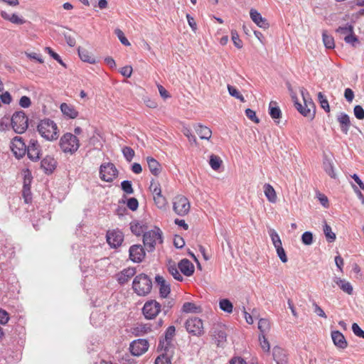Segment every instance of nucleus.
<instances>
[{"instance_id":"1","label":"nucleus","mask_w":364,"mask_h":364,"mask_svg":"<svg viewBox=\"0 0 364 364\" xmlns=\"http://www.w3.org/2000/svg\"><path fill=\"white\" fill-rule=\"evenodd\" d=\"M301 94L304 105L298 102L296 97H293L295 107L303 116L312 119L315 114V105L306 90L302 88L301 90Z\"/></svg>"},{"instance_id":"2","label":"nucleus","mask_w":364,"mask_h":364,"mask_svg":"<svg viewBox=\"0 0 364 364\" xmlns=\"http://www.w3.org/2000/svg\"><path fill=\"white\" fill-rule=\"evenodd\" d=\"M152 286L151 279L144 273L136 275L132 282V289L139 296L148 295L151 291Z\"/></svg>"},{"instance_id":"3","label":"nucleus","mask_w":364,"mask_h":364,"mask_svg":"<svg viewBox=\"0 0 364 364\" xmlns=\"http://www.w3.org/2000/svg\"><path fill=\"white\" fill-rule=\"evenodd\" d=\"M37 130L41 136L46 140L53 141L58 137V127L53 120L49 119L41 120Z\"/></svg>"},{"instance_id":"4","label":"nucleus","mask_w":364,"mask_h":364,"mask_svg":"<svg viewBox=\"0 0 364 364\" xmlns=\"http://www.w3.org/2000/svg\"><path fill=\"white\" fill-rule=\"evenodd\" d=\"M162 242V232L159 228H155L143 235V243L148 252H153L156 244Z\"/></svg>"},{"instance_id":"5","label":"nucleus","mask_w":364,"mask_h":364,"mask_svg":"<svg viewBox=\"0 0 364 364\" xmlns=\"http://www.w3.org/2000/svg\"><path fill=\"white\" fill-rule=\"evenodd\" d=\"M60 146L63 152L73 154L79 149L80 141L73 134L65 133L60 138Z\"/></svg>"},{"instance_id":"6","label":"nucleus","mask_w":364,"mask_h":364,"mask_svg":"<svg viewBox=\"0 0 364 364\" xmlns=\"http://www.w3.org/2000/svg\"><path fill=\"white\" fill-rule=\"evenodd\" d=\"M11 124L16 133L23 134L28 127V118L23 111H16L11 117Z\"/></svg>"},{"instance_id":"7","label":"nucleus","mask_w":364,"mask_h":364,"mask_svg":"<svg viewBox=\"0 0 364 364\" xmlns=\"http://www.w3.org/2000/svg\"><path fill=\"white\" fill-rule=\"evenodd\" d=\"M210 336L217 346H223L227 341L226 327L221 323H216L210 331Z\"/></svg>"},{"instance_id":"8","label":"nucleus","mask_w":364,"mask_h":364,"mask_svg":"<svg viewBox=\"0 0 364 364\" xmlns=\"http://www.w3.org/2000/svg\"><path fill=\"white\" fill-rule=\"evenodd\" d=\"M186 331L193 336H199L203 333V321L198 317H191L185 322Z\"/></svg>"},{"instance_id":"9","label":"nucleus","mask_w":364,"mask_h":364,"mask_svg":"<svg viewBox=\"0 0 364 364\" xmlns=\"http://www.w3.org/2000/svg\"><path fill=\"white\" fill-rule=\"evenodd\" d=\"M161 311V304L153 299L146 301L142 308L143 315L149 320L154 319Z\"/></svg>"},{"instance_id":"10","label":"nucleus","mask_w":364,"mask_h":364,"mask_svg":"<svg viewBox=\"0 0 364 364\" xmlns=\"http://www.w3.org/2000/svg\"><path fill=\"white\" fill-rule=\"evenodd\" d=\"M118 175V170L112 163H105L100 167V177L106 182H112Z\"/></svg>"},{"instance_id":"11","label":"nucleus","mask_w":364,"mask_h":364,"mask_svg":"<svg viewBox=\"0 0 364 364\" xmlns=\"http://www.w3.org/2000/svg\"><path fill=\"white\" fill-rule=\"evenodd\" d=\"M190 207L188 200L183 196H177L173 200V211L180 216H184L188 214Z\"/></svg>"},{"instance_id":"12","label":"nucleus","mask_w":364,"mask_h":364,"mask_svg":"<svg viewBox=\"0 0 364 364\" xmlns=\"http://www.w3.org/2000/svg\"><path fill=\"white\" fill-rule=\"evenodd\" d=\"M28 159L32 161H38L41 158V147L35 139H31L26 146V153Z\"/></svg>"},{"instance_id":"13","label":"nucleus","mask_w":364,"mask_h":364,"mask_svg":"<svg viewBox=\"0 0 364 364\" xmlns=\"http://www.w3.org/2000/svg\"><path fill=\"white\" fill-rule=\"evenodd\" d=\"M107 242L112 248L121 246L124 241V235L119 230H108L106 235Z\"/></svg>"},{"instance_id":"14","label":"nucleus","mask_w":364,"mask_h":364,"mask_svg":"<svg viewBox=\"0 0 364 364\" xmlns=\"http://www.w3.org/2000/svg\"><path fill=\"white\" fill-rule=\"evenodd\" d=\"M176 328L173 326L168 327L165 331L164 338H160L158 349H170L173 350L172 340L175 335Z\"/></svg>"},{"instance_id":"15","label":"nucleus","mask_w":364,"mask_h":364,"mask_svg":"<svg viewBox=\"0 0 364 364\" xmlns=\"http://www.w3.org/2000/svg\"><path fill=\"white\" fill-rule=\"evenodd\" d=\"M149 343L146 339H137L132 341L129 346L131 353L134 356H139L147 351Z\"/></svg>"},{"instance_id":"16","label":"nucleus","mask_w":364,"mask_h":364,"mask_svg":"<svg viewBox=\"0 0 364 364\" xmlns=\"http://www.w3.org/2000/svg\"><path fill=\"white\" fill-rule=\"evenodd\" d=\"M27 145L20 136H15L11 141V150L18 159L22 158L26 153Z\"/></svg>"},{"instance_id":"17","label":"nucleus","mask_w":364,"mask_h":364,"mask_svg":"<svg viewBox=\"0 0 364 364\" xmlns=\"http://www.w3.org/2000/svg\"><path fill=\"white\" fill-rule=\"evenodd\" d=\"M130 259L136 263L141 262L146 254L144 249L141 245H134L129 247V250Z\"/></svg>"},{"instance_id":"18","label":"nucleus","mask_w":364,"mask_h":364,"mask_svg":"<svg viewBox=\"0 0 364 364\" xmlns=\"http://www.w3.org/2000/svg\"><path fill=\"white\" fill-rule=\"evenodd\" d=\"M155 282L156 286L159 287L161 297L166 298L171 291L170 284L162 276L159 274L155 277Z\"/></svg>"},{"instance_id":"19","label":"nucleus","mask_w":364,"mask_h":364,"mask_svg":"<svg viewBox=\"0 0 364 364\" xmlns=\"http://www.w3.org/2000/svg\"><path fill=\"white\" fill-rule=\"evenodd\" d=\"M57 161L50 156H45L41 161V168L46 174H50L55 169Z\"/></svg>"},{"instance_id":"20","label":"nucleus","mask_w":364,"mask_h":364,"mask_svg":"<svg viewBox=\"0 0 364 364\" xmlns=\"http://www.w3.org/2000/svg\"><path fill=\"white\" fill-rule=\"evenodd\" d=\"M135 267H128L124 269L122 271L119 272L116 277L117 280L120 284H124L127 283L132 277L136 274Z\"/></svg>"},{"instance_id":"21","label":"nucleus","mask_w":364,"mask_h":364,"mask_svg":"<svg viewBox=\"0 0 364 364\" xmlns=\"http://www.w3.org/2000/svg\"><path fill=\"white\" fill-rule=\"evenodd\" d=\"M250 16L252 21L262 28H267L269 23L266 18H263L262 15L255 9H251Z\"/></svg>"},{"instance_id":"22","label":"nucleus","mask_w":364,"mask_h":364,"mask_svg":"<svg viewBox=\"0 0 364 364\" xmlns=\"http://www.w3.org/2000/svg\"><path fill=\"white\" fill-rule=\"evenodd\" d=\"M331 338L334 345L341 349H345L348 346V342L343 334L339 331H333L331 332Z\"/></svg>"},{"instance_id":"23","label":"nucleus","mask_w":364,"mask_h":364,"mask_svg":"<svg viewBox=\"0 0 364 364\" xmlns=\"http://www.w3.org/2000/svg\"><path fill=\"white\" fill-rule=\"evenodd\" d=\"M60 108L63 115L69 119H75L78 116L77 110L70 104L63 102Z\"/></svg>"},{"instance_id":"24","label":"nucleus","mask_w":364,"mask_h":364,"mask_svg":"<svg viewBox=\"0 0 364 364\" xmlns=\"http://www.w3.org/2000/svg\"><path fill=\"white\" fill-rule=\"evenodd\" d=\"M163 353L158 356L155 360V364H172L171 360L173 350L170 349H160Z\"/></svg>"},{"instance_id":"25","label":"nucleus","mask_w":364,"mask_h":364,"mask_svg":"<svg viewBox=\"0 0 364 364\" xmlns=\"http://www.w3.org/2000/svg\"><path fill=\"white\" fill-rule=\"evenodd\" d=\"M178 269L186 276H191L194 272L193 264L188 259H183L178 263Z\"/></svg>"},{"instance_id":"26","label":"nucleus","mask_w":364,"mask_h":364,"mask_svg":"<svg viewBox=\"0 0 364 364\" xmlns=\"http://www.w3.org/2000/svg\"><path fill=\"white\" fill-rule=\"evenodd\" d=\"M146 162L149 169L153 175L156 176L161 173V166L155 159L148 156L146 157Z\"/></svg>"},{"instance_id":"27","label":"nucleus","mask_w":364,"mask_h":364,"mask_svg":"<svg viewBox=\"0 0 364 364\" xmlns=\"http://www.w3.org/2000/svg\"><path fill=\"white\" fill-rule=\"evenodd\" d=\"M264 193L269 203H275L277 200V193L272 185L265 183L263 186Z\"/></svg>"},{"instance_id":"28","label":"nucleus","mask_w":364,"mask_h":364,"mask_svg":"<svg viewBox=\"0 0 364 364\" xmlns=\"http://www.w3.org/2000/svg\"><path fill=\"white\" fill-rule=\"evenodd\" d=\"M338 121L340 123L342 132L347 134L350 127L349 116L345 113H341L338 118Z\"/></svg>"},{"instance_id":"29","label":"nucleus","mask_w":364,"mask_h":364,"mask_svg":"<svg viewBox=\"0 0 364 364\" xmlns=\"http://www.w3.org/2000/svg\"><path fill=\"white\" fill-rule=\"evenodd\" d=\"M334 282L344 292L349 295L353 294V288L349 282L338 277H336Z\"/></svg>"},{"instance_id":"30","label":"nucleus","mask_w":364,"mask_h":364,"mask_svg":"<svg viewBox=\"0 0 364 364\" xmlns=\"http://www.w3.org/2000/svg\"><path fill=\"white\" fill-rule=\"evenodd\" d=\"M209 164L213 170L220 172L223 166V161L220 156L211 154L210 156Z\"/></svg>"},{"instance_id":"31","label":"nucleus","mask_w":364,"mask_h":364,"mask_svg":"<svg viewBox=\"0 0 364 364\" xmlns=\"http://www.w3.org/2000/svg\"><path fill=\"white\" fill-rule=\"evenodd\" d=\"M182 311L184 313H201L203 308L200 306H197L193 302H185L182 306Z\"/></svg>"},{"instance_id":"32","label":"nucleus","mask_w":364,"mask_h":364,"mask_svg":"<svg viewBox=\"0 0 364 364\" xmlns=\"http://www.w3.org/2000/svg\"><path fill=\"white\" fill-rule=\"evenodd\" d=\"M269 113L273 119H279L282 116V112L275 101H271L269 105Z\"/></svg>"},{"instance_id":"33","label":"nucleus","mask_w":364,"mask_h":364,"mask_svg":"<svg viewBox=\"0 0 364 364\" xmlns=\"http://www.w3.org/2000/svg\"><path fill=\"white\" fill-rule=\"evenodd\" d=\"M78 55L80 59L90 64H95L96 63L95 58L86 49L78 48Z\"/></svg>"},{"instance_id":"34","label":"nucleus","mask_w":364,"mask_h":364,"mask_svg":"<svg viewBox=\"0 0 364 364\" xmlns=\"http://www.w3.org/2000/svg\"><path fill=\"white\" fill-rule=\"evenodd\" d=\"M1 16L4 19L9 21L15 24L21 25L25 23V21L22 18L19 17L15 14L10 15L6 11H2L1 12Z\"/></svg>"},{"instance_id":"35","label":"nucleus","mask_w":364,"mask_h":364,"mask_svg":"<svg viewBox=\"0 0 364 364\" xmlns=\"http://www.w3.org/2000/svg\"><path fill=\"white\" fill-rule=\"evenodd\" d=\"M259 335H267L271 329V323L267 318H260L258 321Z\"/></svg>"},{"instance_id":"36","label":"nucleus","mask_w":364,"mask_h":364,"mask_svg":"<svg viewBox=\"0 0 364 364\" xmlns=\"http://www.w3.org/2000/svg\"><path fill=\"white\" fill-rule=\"evenodd\" d=\"M273 357L277 364H284L287 362V357L284 350L278 347L273 349Z\"/></svg>"},{"instance_id":"37","label":"nucleus","mask_w":364,"mask_h":364,"mask_svg":"<svg viewBox=\"0 0 364 364\" xmlns=\"http://www.w3.org/2000/svg\"><path fill=\"white\" fill-rule=\"evenodd\" d=\"M323 167L326 173L333 178H336V175L334 171V167L333 162L328 159H326L323 162Z\"/></svg>"},{"instance_id":"38","label":"nucleus","mask_w":364,"mask_h":364,"mask_svg":"<svg viewBox=\"0 0 364 364\" xmlns=\"http://www.w3.org/2000/svg\"><path fill=\"white\" fill-rule=\"evenodd\" d=\"M220 309L227 314H231L233 311V305L228 299H222L219 301Z\"/></svg>"},{"instance_id":"39","label":"nucleus","mask_w":364,"mask_h":364,"mask_svg":"<svg viewBox=\"0 0 364 364\" xmlns=\"http://www.w3.org/2000/svg\"><path fill=\"white\" fill-rule=\"evenodd\" d=\"M30 181V179H28ZM22 195L24 198V201L26 203H29L31 201V188H30V181H28V183L26 182V178L24 180V184L22 191Z\"/></svg>"},{"instance_id":"40","label":"nucleus","mask_w":364,"mask_h":364,"mask_svg":"<svg viewBox=\"0 0 364 364\" xmlns=\"http://www.w3.org/2000/svg\"><path fill=\"white\" fill-rule=\"evenodd\" d=\"M130 229L133 234L139 236L144 232L145 228L139 222L134 221L130 223Z\"/></svg>"},{"instance_id":"41","label":"nucleus","mask_w":364,"mask_h":364,"mask_svg":"<svg viewBox=\"0 0 364 364\" xmlns=\"http://www.w3.org/2000/svg\"><path fill=\"white\" fill-rule=\"evenodd\" d=\"M323 42L325 47L328 49H332L335 47L334 38L332 36L327 33L326 31H323L322 33Z\"/></svg>"},{"instance_id":"42","label":"nucleus","mask_w":364,"mask_h":364,"mask_svg":"<svg viewBox=\"0 0 364 364\" xmlns=\"http://www.w3.org/2000/svg\"><path fill=\"white\" fill-rule=\"evenodd\" d=\"M336 32L344 39V36L350 35L353 33V26L346 24L345 26H340L336 29Z\"/></svg>"},{"instance_id":"43","label":"nucleus","mask_w":364,"mask_h":364,"mask_svg":"<svg viewBox=\"0 0 364 364\" xmlns=\"http://www.w3.org/2000/svg\"><path fill=\"white\" fill-rule=\"evenodd\" d=\"M318 101L322 109H323L328 113L330 112L331 109L328 101L326 97L321 92L318 93Z\"/></svg>"},{"instance_id":"44","label":"nucleus","mask_w":364,"mask_h":364,"mask_svg":"<svg viewBox=\"0 0 364 364\" xmlns=\"http://www.w3.org/2000/svg\"><path fill=\"white\" fill-rule=\"evenodd\" d=\"M323 232L328 242H333L336 240V234L332 231L331 226L327 223H325L323 226Z\"/></svg>"},{"instance_id":"45","label":"nucleus","mask_w":364,"mask_h":364,"mask_svg":"<svg viewBox=\"0 0 364 364\" xmlns=\"http://www.w3.org/2000/svg\"><path fill=\"white\" fill-rule=\"evenodd\" d=\"M267 335H259V345L262 349L267 353L270 350V344L266 337Z\"/></svg>"},{"instance_id":"46","label":"nucleus","mask_w":364,"mask_h":364,"mask_svg":"<svg viewBox=\"0 0 364 364\" xmlns=\"http://www.w3.org/2000/svg\"><path fill=\"white\" fill-rule=\"evenodd\" d=\"M228 92H229V94L235 97L236 99H238L240 100L241 102H245V98L244 97L242 96V95L238 91V90L234 86H232V85H228Z\"/></svg>"},{"instance_id":"47","label":"nucleus","mask_w":364,"mask_h":364,"mask_svg":"<svg viewBox=\"0 0 364 364\" xmlns=\"http://www.w3.org/2000/svg\"><path fill=\"white\" fill-rule=\"evenodd\" d=\"M149 190L152 193L154 196L161 193V189L159 183L154 179L151 181Z\"/></svg>"},{"instance_id":"48","label":"nucleus","mask_w":364,"mask_h":364,"mask_svg":"<svg viewBox=\"0 0 364 364\" xmlns=\"http://www.w3.org/2000/svg\"><path fill=\"white\" fill-rule=\"evenodd\" d=\"M154 200L155 204L159 208H164L167 203L166 198L163 196L161 193L157 196H154Z\"/></svg>"},{"instance_id":"49","label":"nucleus","mask_w":364,"mask_h":364,"mask_svg":"<svg viewBox=\"0 0 364 364\" xmlns=\"http://www.w3.org/2000/svg\"><path fill=\"white\" fill-rule=\"evenodd\" d=\"M11 127V118L4 117L0 121V131H6Z\"/></svg>"},{"instance_id":"50","label":"nucleus","mask_w":364,"mask_h":364,"mask_svg":"<svg viewBox=\"0 0 364 364\" xmlns=\"http://www.w3.org/2000/svg\"><path fill=\"white\" fill-rule=\"evenodd\" d=\"M122 154L127 161L130 162L134 156V151L129 146L122 149Z\"/></svg>"},{"instance_id":"51","label":"nucleus","mask_w":364,"mask_h":364,"mask_svg":"<svg viewBox=\"0 0 364 364\" xmlns=\"http://www.w3.org/2000/svg\"><path fill=\"white\" fill-rule=\"evenodd\" d=\"M121 187L123 191L127 194H132L134 193L132 182L130 181H123L121 183Z\"/></svg>"},{"instance_id":"52","label":"nucleus","mask_w":364,"mask_h":364,"mask_svg":"<svg viewBox=\"0 0 364 364\" xmlns=\"http://www.w3.org/2000/svg\"><path fill=\"white\" fill-rule=\"evenodd\" d=\"M168 272L173 277V278L178 281H182L183 277L179 272L178 268L176 267V265H171L168 267Z\"/></svg>"},{"instance_id":"53","label":"nucleus","mask_w":364,"mask_h":364,"mask_svg":"<svg viewBox=\"0 0 364 364\" xmlns=\"http://www.w3.org/2000/svg\"><path fill=\"white\" fill-rule=\"evenodd\" d=\"M344 41L346 43L350 44L353 46H355L359 43L358 38L353 33H351L350 35L344 36Z\"/></svg>"},{"instance_id":"54","label":"nucleus","mask_w":364,"mask_h":364,"mask_svg":"<svg viewBox=\"0 0 364 364\" xmlns=\"http://www.w3.org/2000/svg\"><path fill=\"white\" fill-rule=\"evenodd\" d=\"M344 41L346 43L350 44L353 46H355L359 43L358 38L353 33H351L350 35L344 36Z\"/></svg>"},{"instance_id":"55","label":"nucleus","mask_w":364,"mask_h":364,"mask_svg":"<svg viewBox=\"0 0 364 364\" xmlns=\"http://www.w3.org/2000/svg\"><path fill=\"white\" fill-rule=\"evenodd\" d=\"M114 33L117 35V38L120 41V42L124 45V46H129L130 43L127 40V38L125 37L124 33L122 30L119 28H116L114 30Z\"/></svg>"},{"instance_id":"56","label":"nucleus","mask_w":364,"mask_h":364,"mask_svg":"<svg viewBox=\"0 0 364 364\" xmlns=\"http://www.w3.org/2000/svg\"><path fill=\"white\" fill-rule=\"evenodd\" d=\"M45 50L56 61H58L60 65H62L64 67H66L65 64L62 60L60 55L55 53L50 47H46Z\"/></svg>"},{"instance_id":"57","label":"nucleus","mask_w":364,"mask_h":364,"mask_svg":"<svg viewBox=\"0 0 364 364\" xmlns=\"http://www.w3.org/2000/svg\"><path fill=\"white\" fill-rule=\"evenodd\" d=\"M245 114L249 119L254 122L255 123L258 124L259 122V119L257 117L256 112L254 110L250 108L246 109Z\"/></svg>"},{"instance_id":"58","label":"nucleus","mask_w":364,"mask_h":364,"mask_svg":"<svg viewBox=\"0 0 364 364\" xmlns=\"http://www.w3.org/2000/svg\"><path fill=\"white\" fill-rule=\"evenodd\" d=\"M302 242L304 245H309L313 242V235L311 232H305L301 236Z\"/></svg>"},{"instance_id":"59","label":"nucleus","mask_w":364,"mask_h":364,"mask_svg":"<svg viewBox=\"0 0 364 364\" xmlns=\"http://www.w3.org/2000/svg\"><path fill=\"white\" fill-rule=\"evenodd\" d=\"M232 40L233 41L234 45L237 48H242V41L240 39V37L237 34V33L235 31H232Z\"/></svg>"},{"instance_id":"60","label":"nucleus","mask_w":364,"mask_h":364,"mask_svg":"<svg viewBox=\"0 0 364 364\" xmlns=\"http://www.w3.org/2000/svg\"><path fill=\"white\" fill-rule=\"evenodd\" d=\"M127 207L132 211H135L137 210L139 207V203L136 198H130L127 200Z\"/></svg>"},{"instance_id":"61","label":"nucleus","mask_w":364,"mask_h":364,"mask_svg":"<svg viewBox=\"0 0 364 364\" xmlns=\"http://www.w3.org/2000/svg\"><path fill=\"white\" fill-rule=\"evenodd\" d=\"M62 35L64 36L67 44L70 47H74L75 46L76 41L74 37H73L70 34L65 32V31H63Z\"/></svg>"},{"instance_id":"62","label":"nucleus","mask_w":364,"mask_h":364,"mask_svg":"<svg viewBox=\"0 0 364 364\" xmlns=\"http://www.w3.org/2000/svg\"><path fill=\"white\" fill-rule=\"evenodd\" d=\"M352 331L358 337L364 338V331H363L356 323H353Z\"/></svg>"},{"instance_id":"63","label":"nucleus","mask_w":364,"mask_h":364,"mask_svg":"<svg viewBox=\"0 0 364 364\" xmlns=\"http://www.w3.org/2000/svg\"><path fill=\"white\" fill-rule=\"evenodd\" d=\"M354 114L358 119H364V109L360 105H356L354 107Z\"/></svg>"},{"instance_id":"64","label":"nucleus","mask_w":364,"mask_h":364,"mask_svg":"<svg viewBox=\"0 0 364 364\" xmlns=\"http://www.w3.org/2000/svg\"><path fill=\"white\" fill-rule=\"evenodd\" d=\"M1 101L6 105H9L12 101V97L10 93L7 91L0 95Z\"/></svg>"}]
</instances>
